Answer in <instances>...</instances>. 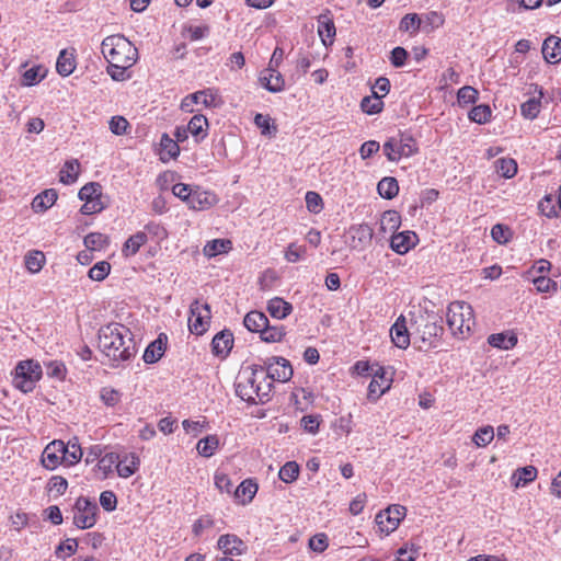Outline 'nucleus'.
<instances>
[{"instance_id":"obj_1","label":"nucleus","mask_w":561,"mask_h":561,"mask_svg":"<svg viewBox=\"0 0 561 561\" xmlns=\"http://www.w3.org/2000/svg\"><path fill=\"white\" fill-rule=\"evenodd\" d=\"M101 53L108 62L107 75L114 81L130 79L129 69L137 62L138 49L122 34L106 36L101 43Z\"/></svg>"},{"instance_id":"obj_2","label":"nucleus","mask_w":561,"mask_h":561,"mask_svg":"<svg viewBox=\"0 0 561 561\" xmlns=\"http://www.w3.org/2000/svg\"><path fill=\"white\" fill-rule=\"evenodd\" d=\"M99 350L113 362L129 360L136 354L131 331L121 323H110L99 330Z\"/></svg>"},{"instance_id":"obj_3","label":"nucleus","mask_w":561,"mask_h":561,"mask_svg":"<svg viewBox=\"0 0 561 561\" xmlns=\"http://www.w3.org/2000/svg\"><path fill=\"white\" fill-rule=\"evenodd\" d=\"M272 387L263 366L248 367L239 374L236 394L251 404L265 403L270 400Z\"/></svg>"},{"instance_id":"obj_4","label":"nucleus","mask_w":561,"mask_h":561,"mask_svg":"<svg viewBox=\"0 0 561 561\" xmlns=\"http://www.w3.org/2000/svg\"><path fill=\"white\" fill-rule=\"evenodd\" d=\"M412 336L414 343H422L426 346H435L437 337L442 335L444 329L442 319L436 314H420L411 323Z\"/></svg>"},{"instance_id":"obj_5","label":"nucleus","mask_w":561,"mask_h":561,"mask_svg":"<svg viewBox=\"0 0 561 561\" xmlns=\"http://www.w3.org/2000/svg\"><path fill=\"white\" fill-rule=\"evenodd\" d=\"M446 321L454 335L469 333L474 325L473 309L465 301L450 302L447 308Z\"/></svg>"},{"instance_id":"obj_6","label":"nucleus","mask_w":561,"mask_h":561,"mask_svg":"<svg viewBox=\"0 0 561 561\" xmlns=\"http://www.w3.org/2000/svg\"><path fill=\"white\" fill-rule=\"evenodd\" d=\"M42 367L38 362L33 359L22 360L14 369L12 382L16 389L28 393L34 390L36 383L42 378Z\"/></svg>"},{"instance_id":"obj_7","label":"nucleus","mask_w":561,"mask_h":561,"mask_svg":"<svg viewBox=\"0 0 561 561\" xmlns=\"http://www.w3.org/2000/svg\"><path fill=\"white\" fill-rule=\"evenodd\" d=\"M382 151L387 159L397 162L402 158H410L419 151L415 139L409 134H400L389 138L382 145Z\"/></svg>"},{"instance_id":"obj_8","label":"nucleus","mask_w":561,"mask_h":561,"mask_svg":"<svg viewBox=\"0 0 561 561\" xmlns=\"http://www.w3.org/2000/svg\"><path fill=\"white\" fill-rule=\"evenodd\" d=\"M73 525L79 529L92 528L98 520L99 506L95 501L80 496L73 505Z\"/></svg>"},{"instance_id":"obj_9","label":"nucleus","mask_w":561,"mask_h":561,"mask_svg":"<svg viewBox=\"0 0 561 561\" xmlns=\"http://www.w3.org/2000/svg\"><path fill=\"white\" fill-rule=\"evenodd\" d=\"M407 508L402 505H390L386 510L380 511L376 515V524L381 534L390 535L400 525V522L404 518Z\"/></svg>"},{"instance_id":"obj_10","label":"nucleus","mask_w":561,"mask_h":561,"mask_svg":"<svg viewBox=\"0 0 561 561\" xmlns=\"http://www.w3.org/2000/svg\"><path fill=\"white\" fill-rule=\"evenodd\" d=\"M262 366L265 369L266 380L271 382L273 380L279 382L288 381L294 374L289 360L284 357H270L264 362V365Z\"/></svg>"},{"instance_id":"obj_11","label":"nucleus","mask_w":561,"mask_h":561,"mask_svg":"<svg viewBox=\"0 0 561 561\" xmlns=\"http://www.w3.org/2000/svg\"><path fill=\"white\" fill-rule=\"evenodd\" d=\"M190 311L188 329L191 333L202 335L208 327L210 308L207 304L201 305L198 301H195L191 305Z\"/></svg>"},{"instance_id":"obj_12","label":"nucleus","mask_w":561,"mask_h":561,"mask_svg":"<svg viewBox=\"0 0 561 561\" xmlns=\"http://www.w3.org/2000/svg\"><path fill=\"white\" fill-rule=\"evenodd\" d=\"M217 549L222 552V557H240L248 550L247 543L236 534L221 535L217 540Z\"/></svg>"},{"instance_id":"obj_13","label":"nucleus","mask_w":561,"mask_h":561,"mask_svg":"<svg viewBox=\"0 0 561 561\" xmlns=\"http://www.w3.org/2000/svg\"><path fill=\"white\" fill-rule=\"evenodd\" d=\"M64 450V442L60 439H56L50 442L42 453V463L48 470H54L58 466H65V454Z\"/></svg>"},{"instance_id":"obj_14","label":"nucleus","mask_w":561,"mask_h":561,"mask_svg":"<svg viewBox=\"0 0 561 561\" xmlns=\"http://www.w3.org/2000/svg\"><path fill=\"white\" fill-rule=\"evenodd\" d=\"M116 461V472L123 479L131 477L140 468V458L136 453L118 454Z\"/></svg>"},{"instance_id":"obj_15","label":"nucleus","mask_w":561,"mask_h":561,"mask_svg":"<svg viewBox=\"0 0 561 561\" xmlns=\"http://www.w3.org/2000/svg\"><path fill=\"white\" fill-rule=\"evenodd\" d=\"M373 374L374 377L368 386V398L377 400L390 388L391 379L387 377L383 367H378Z\"/></svg>"},{"instance_id":"obj_16","label":"nucleus","mask_w":561,"mask_h":561,"mask_svg":"<svg viewBox=\"0 0 561 561\" xmlns=\"http://www.w3.org/2000/svg\"><path fill=\"white\" fill-rule=\"evenodd\" d=\"M411 335L412 332L410 333L404 317L400 316L390 329V336L392 343L397 347L405 350L410 345Z\"/></svg>"},{"instance_id":"obj_17","label":"nucleus","mask_w":561,"mask_h":561,"mask_svg":"<svg viewBox=\"0 0 561 561\" xmlns=\"http://www.w3.org/2000/svg\"><path fill=\"white\" fill-rule=\"evenodd\" d=\"M233 335L229 330L218 332L211 341V351L214 355L225 358L229 355L233 346Z\"/></svg>"},{"instance_id":"obj_18","label":"nucleus","mask_w":561,"mask_h":561,"mask_svg":"<svg viewBox=\"0 0 561 561\" xmlns=\"http://www.w3.org/2000/svg\"><path fill=\"white\" fill-rule=\"evenodd\" d=\"M416 240V234L410 230L394 233L390 239V248L398 254H405L415 245Z\"/></svg>"},{"instance_id":"obj_19","label":"nucleus","mask_w":561,"mask_h":561,"mask_svg":"<svg viewBox=\"0 0 561 561\" xmlns=\"http://www.w3.org/2000/svg\"><path fill=\"white\" fill-rule=\"evenodd\" d=\"M261 84L270 92L277 93L284 90L285 80L279 71L270 67L260 77Z\"/></svg>"},{"instance_id":"obj_20","label":"nucleus","mask_w":561,"mask_h":561,"mask_svg":"<svg viewBox=\"0 0 561 561\" xmlns=\"http://www.w3.org/2000/svg\"><path fill=\"white\" fill-rule=\"evenodd\" d=\"M542 56L551 65L561 61V38L554 35L547 37L542 44Z\"/></svg>"},{"instance_id":"obj_21","label":"nucleus","mask_w":561,"mask_h":561,"mask_svg":"<svg viewBox=\"0 0 561 561\" xmlns=\"http://www.w3.org/2000/svg\"><path fill=\"white\" fill-rule=\"evenodd\" d=\"M350 233L353 240V248L367 247L374 237V230L368 224L351 227Z\"/></svg>"},{"instance_id":"obj_22","label":"nucleus","mask_w":561,"mask_h":561,"mask_svg":"<svg viewBox=\"0 0 561 561\" xmlns=\"http://www.w3.org/2000/svg\"><path fill=\"white\" fill-rule=\"evenodd\" d=\"M318 34L324 46L331 45L336 34L335 25L329 14L318 18Z\"/></svg>"},{"instance_id":"obj_23","label":"nucleus","mask_w":561,"mask_h":561,"mask_svg":"<svg viewBox=\"0 0 561 561\" xmlns=\"http://www.w3.org/2000/svg\"><path fill=\"white\" fill-rule=\"evenodd\" d=\"M186 126L196 142H201L208 135V119L202 114L194 115Z\"/></svg>"},{"instance_id":"obj_24","label":"nucleus","mask_w":561,"mask_h":561,"mask_svg":"<svg viewBox=\"0 0 561 561\" xmlns=\"http://www.w3.org/2000/svg\"><path fill=\"white\" fill-rule=\"evenodd\" d=\"M257 489V484L252 479H245L233 491V497L241 504H248L255 496Z\"/></svg>"},{"instance_id":"obj_25","label":"nucleus","mask_w":561,"mask_h":561,"mask_svg":"<svg viewBox=\"0 0 561 561\" xmlns=\"http://www.w3.org/2000/svg\"><path fill=\"white\" fill-rule=\"evenodd\" d=\"M57 197V192L54 188L45 190L33 198L32 209L35 213H44L56 203Z\"/></svg>"},{"instance_id":"obj_26","label":"nucleus","mask_w":561,"mask_h":561,"mask_svg":"<svg viewBox=\"0 0 561 561\" xmlns=\"http://www.w3.org/2000/svg\"><path fill=\"white\" fill-rule=\"evenodd\" d=\"M62 454H65V466L70 467L78 463L83 456L79 439L72 437L67 444L64 443Z\"/></svg>"},{"instance_id":"obj_27","label":"nucleus","mask_w":561,"mask_h":561,"mask_svg":"<svg viewBox=\"0 0 561 561\" xmlns=\"http://www.w3.org/2000/svg\"><path fill=\"white\" fill-rule=\"evenodd\" d=\"M167 341V336L164 334H160L157 340L151 342L145 350L142 359L147 364H153L157 363L164 353V342L162 340Z\"/></svg>"},{"instance_id":"obj_28","label":"nucleus","mask_w":561,"mask_h":561,"mask_svg":"<svg viewBox=\"0 0 561 561\" xmlns=\"http://www.w3.org/2000/svg\"><path fill=\"white\" fill-rule=\"evenodd\" d=\"M76 69V59L72 51L62 49L56 61V70L62 77L70 76Z\"/></svg>"},{"instance_id":"obj_29","label":"nucleus","mask_w":561,"mask_h":561,"mask_svg":"<svg viewBox=\"0 0 561 561\" xmlns=\"http://www.w3.org/2000/svg\"><path fill=\"white\" fill-rule=\"evenodd\" d=\"M243 324L249 331L261 334L268 324V319L263 312L253 310L245 314Z\"/></svg>"},{"instance_id":"obj_30","label":"nucleus","mask_w":561,"mask_h":561,"mask_svg":"<svg viewBox=\"0 0 561 561\" xmlns=\"http://www.w3.org/2000/svg\"><path fill=\"white\" fill-rule=\"evenodd\" d=\"M267 311L273 318L282 320L290 314L293 306L280 297H274L267 302Z\"/></svg>"},{"instance_id":"obj_31","label":"nucleus","mask_w":561,"mask_h":561,"mask_svg":"<svg viewBox=\"0 0 561 561\" xmlns=\"http://www.w3.org/2000/svg\"><path fill=\"white\" fill-rule=\"evenodd\" d=\"M148 237L145 231H138L135 234L130 236L124 243L122 249V254L125 257H129L135 255L139 249L147 243Z\"/></svg>"},{"instance_id":"obj_32","label":"nucleus","mask_w":561,"mask_h":561,"mask_svg":"<svg viewBox=\"0 0 561 561\" xmlns=\"http://www.w3.org/2000/svg\"><path fill=\"white\" fill-rule=\"evenodd\" d=\"M488 343L500 350H511L517 344V336L514 333H494L488 337Z\"/></svg>"},{"instance_id":"obj_33","label":"nucleus","mask_w":561,"mask_h":561,"mask_svg":"<svg viewBox=\"0 0 561 561\" xmlns=\"http://www.w3.org/2000/svg\"><path fill=\"white\" fill-rule=\"evenodd\" d=\"M542 90L539 91V98H530L520 105V114L524 118L534 121L538 117L541 110Z\"/></svg>"},{"instance_id":"obj_34","label":"nucleus","mask_w":561,"mask_h":561,"mask_svg":"<svg viewBox=\"0 0 561 561\" xmlns=\"http://www.w3.org/2000/svg\"><path fill=\"white\" fill-rule=\"evenodd\" d=\"M80 164L78 160L66 161L59 172V180L66 185L73 184L78 179Z\"/></svg>"},{"instance_id":"obj_35","label":"nucleus","mask_w":561,"mask_h":561,"mask_svg":"<svg viewBox=\"0 0 561 561\" xmlns=\"http://www.w3.org/2000/svg\"><path fill=\"white\" fill-rule=\"evenodd\" d=\"M379 195L386 199H392L399 193V184L394 178L386 176L377 185Z\"/></svg>"},{"instance_id":"obj_36","label":"nucleus","mask_w":561,"mask_h":561,"mask_svg":"<svg viewBox=\"0 0 561 561\" xmlns=\"http://www.w3.org/2000/svg\"><path fill=\"white\" fill-rule=\"evenodd\" d=\"M400 225L401 217L396 210H387L380 217L379 228L385 233L397 230Z\"/></svg>"},{"instance_id":"obj_37","label":"nucleus","mask_w":561,"mask_h":561,"mask_svg":"<svg viewBox=\"0 0 561 561\" xmlns=\"http://www.w3.org/2000/svg\"><path fill=\"white\" fill-rule=\"evenodd\" d=\"M117 459V453H106L99 459L96 463V470L102 473L103 479L107 478L111 473H113L114 468L116 469Z\"/></svg>"},{"instance_id":"obj_38","label":"nucleus","mask_w":561,"mask_h":561,"mask_svg":"<svg viewBox=\"0 0 561 561\" xmlns=\"http://www.w3.org/2000/svg\"><path fill=\"white\" fill-rule=\"evenodd\" d=\"M219 447V439L216 435H208L197 443V451L201 456L209 458Z\"/></svg>"},{"instance_id":"obj_39","label":"nucleus","mask_w":561,"mask_h":561,"mask_svg":"<svg viewBox=\"0 0 561 561\" xmlns=\"http://www.w3.org/2000/svg\"><path fill=\"white\" fill-rule=\"evenodd\" d=\"M216 93L211 89H205L190 94V101L203 104L205 107H216Z\"/></svg>"},{"instance_id":"obj_40","label":"nucleus","mask_w":561,"mask_h":561,"mask_svg":"<svg viewBox=\"0 0 561 561\" xmlns=\"http://www.w3.org/2000/svg\"><path fill=\"white\" fill-rule=\"evenodd\" d=\"M497 174L505 179H511L517 173V163L512 158H501L495 162Z\"/></svg>"},{"instance_id":"obj_41","label":"nucleus","mask_w":561,"mask_h":561,"mask_svg":"<svg viewBox=\"0 0 561 561\" xmlns=\"http://www.w3.org/2000/svg\"><path fill=\"white\" fill-rule=\"evenodd\" d=\"M285 336V329L283 325H265L260 337L267 343L280 342Z\"/></svg>"},{"instance_id":"obj_42","label":"nucleus","mask_w":561,"mask_h":561,"mask_svg":"<svg viewBox=\"0 0 561 561\" xmlns=\"http://www.w3.org/2000/svg\"><path fill=\"white\" fill-rule=\"evenodd\" d=\"M491 114L492 111L489 105L480 104L473 106L469 112L468 116L471 122L482 125L490 121Z\"/></svg>"},{"instance_id":"obj_43","label":"nucleus","mask_w":561,"mask_h":561,"mask_svg":"<svg viewBox=\"0 0 561 561\" xmlns=\"http://www.w3.org/2000/svg\"><path fill=\"white\" fill-rule=\"evenodd\" d=\"M83 243L89 250L100 251L107 245L108 240L103 233L91 232L84 237Z\"/></svg>"},{"instance_id":"obj_44","label":"nucleus","mask_w":561,"mask_h":561,"mask_svg":"<svg viewBox=\"0 0 561 561\" xmlns=\"http://www.w3.org/2000/svg\"><path fill=\"white\" fill-rule=\"evenodd\" d=\"M193 197L190 198L188 206L196 210H202L210 207L214 203L215 196L210 195L206 192L204 193H194Z\"/></svg>"},{"instance_id":"obj_45","label":"nucleus","mask_w":561,"mask_h":561,"mask_svg":"<svg viewBox=\"0 0 561 561\" xmlns=\"http://www.w3.org/2000/svg\"><path fill=\"white\" fill-rule=\"evenodd\" d=\"M421 26V19L416 13L405 14L399 24V30L410 34H416Z\"/></svg>"},{"instance_id":"obj_46","label":"nucleus","mask_w":561,"mask_h":561,"mask_svg":"<svg viewBox=\"0 0 561 561\" xmlns=\"http://www.w3.org/2000/svg\"><path fill=\"white\" fill-rule=\"evenodd\" d=\"M78 195L83 202L99 199L102 195V187L99 183L91 182L83 185Z\"/></svg>"},{"instance_id":"obj_47","label":"nucleus","mask_w":561,"mask_h":561,"mask_svg":"<svg viewBox=\"0 0 561 561\" xmlns=\"http://www.w3.org/2000/svg\"><path fill=\"white\" fill-rule=\"evenodd\" d=\"M494 438V430L491 425L480 427L474 433L472 440L478 447L488 446Z\"/></svg>"},{"instance_id":"obj_48","label":"nucleus","mask_w":561,"mask_h":561,"mask_svg":"<svg viewBox=\"0 0 561 561\" xmlns=\"http://www.w3.org/2000/svg\"><path fill=\"white\" fill-rule=\"evenodd\" d=\"M479 92L477 89L470 85L460 88L457 92V101L460 106H467L476 103L478 100Z\"/></svg>"},{"instance_id":"obj_49","label":"nucleus","mask_w":561,"mask_h":561,"mask_svg":"<svg viewBox=\"0 0 561 561\" xmlns=\"http://www.w3.org/2000/svg\"><path fill=\"white\" fill-rule=\"evenodd\" d=\"M230 248V241L224 239H215L213 241L207 242L204 247V253L207 256H216L218 254L227 252Z\"/></svg>"},{"instance_id":"obj_50","label":"nucleus","mask_w":561,"mask_h":561,"mask_svg":"<svg viewBox=\"0 0 561 561\" xmlns=\"http://www.w3.org/2000/svg\"><path fill=\"white\" fill-rule=\"evenodd\" d=\"M299 476V466L295 461L286 462L278 472L279 479L285 483H291L297 480Z\"/></svg>"},{"instance_id":"obj_51","label":"nucleus","mask_w":561,"mask_h":561,"mask_svg":"<svg viewBox=\"0 0 561 561\" xmlns=\"http://www.w3.org/2000/svg\"><path fill=\"white\" fill-rule=\"evenodd\" d=\"M254 124L261 129L262 135L272 136L277 131L276 126L272 123V118L267 115L256 114L254 116Z\"/></svg>"},{"instance_id":"obj_52","label":"nucleus","mask_w":561,"mask_h":561,"mask_svg":"<svg viewBox=\"0 0 561 561\" xmlns=\"http://www.w3.org/2000/svg\"><path fill=\"white\" fill-rule=\"evenodd\" d=\"M362 110L367 114H377L382 111L383 103L378 96V92H374V98L366 96L360 103Z\"/></svg>"},{"instance_id":"obj_53","label":"nucleus","mask_w":561,"mask_h":561,"mask_svg":"<svg viewBox=\"0 0 561 561\" xmlns=\"http://www.w3.org/2000/svg\"><path fill=\"white\" fill-rule=\"evenodd\" d=\"M110 272H111V264L106 261H101V262H98L96 264H94L89 270L88 275L92 280L101 282L107 277Z\"/></svg>"},{"instance_id":"obj_54","label":"nucleus","mask_w":561,"mask_h":561,"mask_svg":"<svg viewBox=\"0 0 561 561\" xmlns=\"http://www.w3.org/2000/svg\"><path fill=\"white\" fill-rule=\"evenodd\" d=\"M100 397L106 407L114 408L121 402L122 392L111 387H104L101 389Z\"/></svg>"},{"instance_id":"obj_55","label":"nucleus","mask_w":561,"mask_h":561,"mask_svg":"<svg viewBox=\"0 0 561 561\" xmlns=\"http://www.w3.org/2000/svg\"><path fill=\"white\" fill-rule=\"evenodd\" d=\"M305 201L308 211L312 214H319L323 209V199L317 192L308 191Z\"/></svg>"},{"instance_id":"obj_56","label":"nucleus","mask_w":561,"mask_h":561,"mask_svg":"<svg viewBox=\"0 0 561 561\" xmlns=\"http://www.w3.org/2000/svg\"><path fill=\"white\" fill-rule=\"evenodd\" d=\"M160 147L163 153L169 158H176L180 153L179 142L172 139L168 134H163L160 139Z\"/></svg>"},{"instance_id":"obj_57","label":"nucleus","mask_w":561,"mask_h":561,"mask_svg":"<svg viewBox=\"0 0 561 561\" xmlns=\"http://www.w3.org/2000/svg\"><path fill=\"white\" fill-rule=\"evenodd\" d=\"M537 477V469L534 466H526L523 468H519L514 473V478H517L516 486H518L520 483L523 485L533 482Z\"/></svg>"},{"instance_id":"obj_58","label":"nucleus","mask_w":561,"mask_h":561,"mask_svg":"<svg viewBox=\"0 0 561 561\" xmlns=\"http://www.w3.org/2000/svg\"><path fill=\"white\" fill-rule=\"evenodd\" d=\"M491 237L496 243L506 244L512 237V232L507 226L496 224L491 229Z\"/></svg>"},{"instance_id":"obj_59","label":"nucleus","mask_w":561,"mask_h":561,"mask_svg":"<svg viewBox=\"0 0 561 561\" xmlns=\"http://www.w3.org/2000/svg\"><path fill=\"white\" fill-rule=\"evenodd\" d=\"M108 127L114 135L122 136L127 134L130 125L124 116L116 115L110 119Z\"/></svg>"},{"instance_id":"obj_60","label":"nucleus","mask_w":561,"mask_h":561,"mask_svg":"<svg viewBox=\"0 0 561 561\" xmlns=\"http://www.w3.org/2000/svg\"><path fill=\"white\" fill-rule=\"evenodd\" d=\"M78 548V542L73 538L66 539L65 542L60 543L55 551V554L59 559H65L66 557H70L75 554Z\"/></svg>"},{"instance_id":"obj_61","label":"nucleus","mask_w":561,"mask_h":561,"mask_svg":"<svg viewBox=\"0 0 561 561\" xmlns=\"http://www.w3.org/2000/svg\"><path fill=\"white\" fill-rule=\"evenodd\" d=\"M44 254L39 251H35L25 256L26 268L31 273H37L43 267Z\"/></svg>"},{"instance_id":"obj_62","label":"nucleus","mask_w":561,"mask_h":561,"mask_svg":"<svg viewBox=\"0 0 561 561\" xmlns=\"http://www.w3.org/2000/svg\"><path fill=\"white\" fill-rule=\"evenodd\" d=\"M214 480H215L216 488L220 492H226L228 494H233V491H232L233 484H232L231 479L228 477V474H226L224 472L217 471L215 473Z\"/></svg>"},{"instance_id":"obj_63","label":"nucleus","mask_w":561,"mask_h":561,"mask_svg":"<svg viewBox=\"0 0 561 561\" xmlns=\"http://www.w3.org/2000/svg\"><path fill=\"white\" fill-rule=\"evenodd\" d=\"M100 504L106 512H113L117 506V496L113 491L106 490L100 494Z\"/></svg>"},{"instance_id":"obj_64","label":"nucleus","mask_w":561,"mask_h":561,"mask_svg":"<svg viewBox=\"0 0 561 561\" xmlns=\"http://www.w3.org/2000/svg\"><path fill=\"white\" fill-rule=\"evenodd\" d=\"M408 51L403 47H394L391 50L390 62L393 67L400 68L405 65Z\"/></svg>"}]
</instances>
